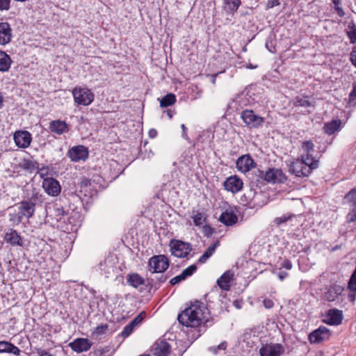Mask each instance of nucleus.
<instances>
[{"instance_id":"12","label":"nucleus","mask_w":356,"mask_h":356,"mask_svg":"<svg viewBox=\"0 0 356 356\" xmlns=\"http://www.w3.org/2000/svg\"><path fill=\"white\" fill-rule=\"evenodd\" d=\"M191 248L189 243H184L181 241H175L172 242V246L171 247L172 254L177 257H186Z\"/></svg>"},{"instance_id":"44","label":"nucleus","mask_w":356,"mask_h":356,"mask_svg":"<svg viewBox=\"0 0 356 356\" xmlns=\"http://www.w3.org/2000/svg\"><path fill=\"white\" fill-rule=\"evenodd\" d=\"M145 316V314L144 312L140 313L138 314L134 319H133L130 323L132 324V325L135 327L136 325L140 324L143 318Z\"/></svg>"},{"instance_id":"27","label":"nucleus","mask_w":356,"mask_h":356,"mask_svg":"<svg viewBox=\"0 0 356 356\" xmlns=\"http://www.w3.org/2000/svg\"><path fill=\"white\" fill-rule=\"evenodd\" d=\"M127 282L134 288H137L145 284V280L139 274L134 273L127 276Z\"/></svg>"},{"instance_id":"1","label":"nucleus","mask_w":356,"mask_h":356,"mask_svg":"<svg viewBox=\"0 0 356 356\" xmlns=\"http://www.w3.org/2000/svg\"><path fill=\"white\" fill-rule=\"evenodd\" d=\"M206 310L204 303L196 301L179 314L177 319L183 325L196 327L204 322Z\"/></svg>"},{"instance_id":"43","label":"nucleus","mask_w":356,"mask_h":356,"mask_svg":"<svg viewBox=\"0 0 356 356\" xmlns=\"http://www.w3.org/2000/svg\"><path fill=\"white\" fill-rule=\"evenodd\" d=\"M134 327L132 325V324H131L130 323L127 325L123 330L121 332V335L123 337H127L128 336L130 335V334L132 332V331L134 330Z\"/></svg>"},{"instance_id":"50","label":"nucleus","mask_w":356,"mask_h":356,"mask_svg":"<svg viewBox=\"0 0 356 356\" xmlns=\"http://www.w3.org/2000/svg\"><path fill=\"white\" fill-rule=\"evenodd\" d=\"M10 0H0V9L1 10H8L10 8Z\"/></svg>"},{"instance_id":"48","label":"nucleus","mask_w":356,"mask_h":356,"mask_svg":"<svg viewBox=\"0 0 356 356\" xmlns=\"http://www.w3.org/2000/svg\"><path fill=\"white\" fill-rule=\"evenodd\" d=\"M185 278L183 276V275L181 273L180 275H177L175 277H174L173 278H172L170 281V283L172 284V285H175L177 284H179L180 282L184 280Z\"/></svg>"},{"instance_id":"46","label":"nucleus","mask_w":356,"mask_h":356,"mask_svg":"<svg viewBox=\"0 0 356 356\" xmlns=\"http://www.w3.org/2000/svg\"><path fill=\"white\" fill-rule=\"evenodd\" d=\"M254 175L257 181H265V172L259 169L254 171Z\"/></svg>"},{"instance_id":"31","label":"nucleus","mask_w":356,"mask_h":356,"mask_svg":"<svg viewBox=\"0 0 356 356\" xmlns=\"http://www.w3.org/2000/svg\"><path fill=\"white\" fill-rule=\"evenodd\" d=\"M225 3L226 11L234 14L238 10L241 2V0H225Z\"/></svg>"},{"instance_id":"18","label":"nucleus","mask_w":356,"mask_h":356,"mask_svg":"<svg viewBox=\"0 0 356 356\" xmlns=\"http://www.w3.org/2000/svg\"><path fill=\"white\" fill-rule=\"evenodd\" d=\"M284 351V347L280 343L266 344L260 350L261 356H280Z\"/></svg>"},{"instance_id":"59","label":"nucleus","mask_w":356,"mask_h":356,"mask_svg":"<svg viewBox=\"0 0 356 356\" xmlns=\"http://www.w3.org/2000/svg\"><path fill=\"white\" fill-rule=\"evenodd\" d=\"M166 280H167V277L163 275H161L160 277H158V281H159V284L165 282L166 281Z\"/></svg>"},{"instance_id":"6","label":"nucleus","mask_w":356,"mask_h":356,"mask_svg":"<svg viewBox=\"0 0 356 356\" xmlns=\"http://www.w3.org/2000/svg\"><path fill=\"white\" fill-rule=\"evenodd\" d=\"M241 118L250 129L259 128L261 127L264 122V119L256 115L252 110H245L242 111Z\"/></svg>"},{"instance_id":"5","label":"nucleus","mask_w":356,"mask_h":356,"mask_svg":"<svg viewBox=\"0 0 356 356\" xmlns=\"http://www.w3.org/2000/svg\"><path fill=\"white\" fill-rule=\"evenodd\" d=\"M310 167L308 166L307 163L301 161L300 159H297L293 161L290 167L289 171L294 174L296 177H307L312 171V170L316 168V164L310 163Z\"/></svg>"},{"instance_id":"16","label":"nucleus","mask_w":356,"mask_h":356,"mask_svg":"<svg viewBox=\"0 0 356 356\" xmlns=\"http://www.w3.org/2000/svg\"><path fill=\"white\" fill-rule=\"evenodd\" d=\"M330 335V332L328 328L325 326H320L309 334V340L312 343H318L327 339Z\"/></svg>"},{"instance_id":"33","label":"nucleus","mask_w":356,"mask_h":356,"mask_svg":"<svg viewBox=\"0 0 356 356\" xmlns=\"http://www.w3.org/2000/svg\"><path fill=\"white\" fill-rule=\"evenodd\" d=\"M23 169L32 172L38 168V163L35 161L25 159L21 164Z\"/></svg>"},{"instance_id":"11","label":"nucleus","mask_w":356,"mask_h":356,"mask_svg":"<svg viewBox=\"0 0 356 356\" xmlns=\"http://www.w3.org/2000/svg\"><path fill=\"white\" fill-rule=\"evenodd\" d=\"M15 145L19 148L28 147L32 140L31 134L27 131H17L13 136Z\"/></svg>"},{"instance_id":"26","label":"nucleus","mask_w":356,"mask_h":356,"mask_svg":"<svg viewBox=\"0 0 356 356\" xmlns=\"http://www.w3.org/2000/svg\"><path fill=\"white\" fill-rule=\"evenodd\" d=\"M50 131L56 134L61 135L68 131V126L65 122L61 120H54L49 123Z\"/></svg>"},{"instance_id":"2","label":"nucleus","mask_w":356,"mask_h":356,"mask_svg":"<svg viewBox=\"0 0 356 356\" xmlns=\"http://www.w3.org/2000/svg\"><path fill=\"white\" fill-rule=\"evenodd\" d=\"M12 209L13 211L8 214L9 221L13 225H18L22 222L24 218L29 219L34 215L35 204L31 199L24 200L18 203L16 207Z\"/></svg>"},{"instance_id":"63","label":"nucleus","mask_w":356,"mask_h":356,"mask_svg":"<svg viewBox=\"0 0 356 356\" xmlns=\"http://www.w3.org/2000/svg\"><path fill=\"white\" fill-rule=\"evenodd\" d=\"M168 116H169L170 118H172V116L170 113H168Z\"/></svg>"},{"instance_id":"23","label":"nucleus","mask_w":356,"mask_h":356,"mask_svg":"<svg viewBox=\"0 0 356 356\" xmlns=\"http://www.w3.org/2000/svg\"><path fill=\"white\" fill-rule=\"evenodd\" d=\"M11 29L8 23H0V44L5 45L11 40Z\"/></svg>"},{"instance_id":"36","label":"nucleus","mask_w":356,"mask_h":356,"mask_svg":"<svg viewBox=\"0 0 356 356\" xmlns=\"http://www.w3.org/2000/svg\"><path fill=\"white\" fill-rule=\"evenodd\" d=\"M294 105L296 106L308 107L311 106V103L305 97H296L294 99Z\"/></svg>"},{"instance_id":"40","label":"nucleus","mask_w":356,"mask_h":356,"mask_svg":"<svg viewBox=\"0 0 356 356\" xmlns=\"http://www.w3.org/2000/svg\"><path fill=\"white\" fill-rule=\"evenodd\" d=\"M197 270V266L195 264L189 266L188 268L184 269L181 274L184 277L185 279H186L188 277L192 275L195 271Z\"/></svg>"},{"instance_id":"13","label":"nucleus","mask_w":356,"mask_h":356,"mask_svg":"<svg viewBox=\"0 0 356 356\" xmlns=\"http://www.w3.org/2000/svg\"><path fill=\"white\" fill-rule=\"evenodd\" d=\"M115 261L113 256L107 257L99 264V270L105 277H109L115 272Z\"/></svg>"},{"instance_id":"20","label":"nucleus","mask_w":356,"mask_h":356,"mask_svg":"<svg viewBox=\"0 0 356 356\" xmlns=\"http://www.w3.org/2000/svg\"><path fill=\"white\" fill-rule=\"evenodd\" d=\"M4 241L12 246L22 247L24 245L23 238L15 229H11L9 232L5 234Z\"/></svg>"},{"instance_id":"29","label":"nucleus","mask_w":356,"mask_h":356,"mask_svg":"<svg viewBox=\"0 0 356 356\" xmlns=\"http://www.w3.org/2000/svg\"><path fill=\"white\" fill-rule=\"evenodd\" d=\"M341 124V121L340 120H333L325 124L323 130L327 134L332 135L339 129Z\"/></svg>"},{"instance_id":"30","label":"nucleus","mask_w":356,"mask_h":356,"mask_svg":"<svg viewBox=\"0 0 356 356\" xmlns=\"http://www.w3.org/2000/svg\"><path fill=\"white\" fill-rule=\"evenodd\" d=\"M11 59L4 51H0V72H7L10 67Z\"/></svg>"},{"instance_id":"25","label":"nucleus","mask_w":356,"mask_h":356,"mask_svg":"<svg viewBox=\"0 0 356 356\" xmlns=\"http://www.w3.org/2000/svg\"><path fill=\"white\" fill-rule=\"evenodd\" d=\"M238 216L232 211L226 210L221 213L219 217V221L226 226H232L236 223Z\"/></svg>"},{"instance_id":"19","label":"nucleus","mask_w":356,"mask_h":356,"mask_svg":"<svg viewBox=\"0 0 356 356\" xmlns=\"http://www.w3.org/2000/svg\"><path fill=\"white\" fill-rule=\"evenodd\" d=\"M92 342L85 338H79L70 343V348L77 353H82L88 350L92 346Z\"/></svg>"},{"instance_id":"58","label":"nucleus","mask_w":356,"mask_h":356,"mask_svg":"<svg viewBox=\"0 0 356 356\" xmlns=\"http://www.w3.org/2000/svg\"><path fill=\"white\" fill-rule=\"evenodd\" d=\"M157 135V131L156 129H152L149 131V136L151 138H154Z\"/></svg>"},{"instance_id":"60","label":"nucleus","mask_w":356,"mask_h":356,"mask_svg":"<svg viewBox=\"0 0 356 356\" xmlns=\"http://www.w3.org/2000/svg\"><path fill=\"white\" fill-rule=\"evenodd\" d=\"M336 10H337V13L340 17H343L344 15V12L342 8H337Z\"/></svg>"},{"instance_id":"56","label":"nucleus","mask_w":356,"mask_h":356,"mask_svg":"<svg viewBox=\"0 0 356 356\" xmlns=\"http://www.w3.org/2000/svg\"><path fill=\"white\" fill-rule=\"evenodd\" d=\"M288 276V273L286 272H284V271H280L278 273H277V277L278 278L282 281L284 278H286V277Z\"/></svg>"},{"instance_id":"45","label":"nucleus","mask_w":356,"mask_h":356,"mask_svg":"<svg viewBox=\"0 0 356 356\" xmlns=\"http://www.w3.org/2000/svg\"><path fill=\"white\" fill-rule=\"evenodd\" d=\"M6 353H12L15 355H20V350L15 346L14 344L11 343L9 345V348H8V350Z\"/></svg>"},{"instance_id":"49","label":"nucleus","mask_w":356,"mask_h":356,"mask_svg":"<svg viewBox=\"0 0 356 356\" xmlns=\"http://www.w3.org/2000/svg\"><path fill=\"white\" fill-rule=\"evenodd\" d=\"M10 344L8 341H0V353H6Z\"/></svg>"},{"instance_id":"47","label":"nucleus","mask_w":356,"mask_h":356,"mask_svg":"<svg viewBox=\"0 0 356 356\" xmlns=\"http://www.w3.org/2000/svg\"><path fill=\"white\" fill-rule=\"evenodd\" d=\"M290 218V216H287L286 215H284L281 217H277L276 218H275L274 220V222L277 225H280L282 223H284L288 221V220Z\"/></svg>"},{"instance_id":"42","label":"nucleus","mask_w":356,"mask_h":356,"mask_svg":"<svg viewBox=\"0 0 356 356\" xmlns=\"http://www.w3.org/2000/svg\"><path fill=\"white\" fill-rule=\"evenodd\" d=\"M227 343L225 341L222 342L217 346H212L209 348V350L214 354H217L218 350H225L227 348Z\"/></svg>"},{"instance_id":"34","label":"nucleus","mask_w":356,"mask_h":356,"mask_svg":"<svg viewBox=\"0 0 356 356\" xmlns=\"http://www.w3.org/2000/svg\"><path fill=\"white\" fill-rule=\"evenodd\" d=\"M346 32L350 43H356V26L355 24L349 25Z\"/></svg>"},{"instance_id":"9","label":"nucleus","mask_w":356,"mask_h":356,"mask_svg":"<svg viewBox=\"0 0 356 356\" xmlns=\"http://www.w3.org/2000/svg\"><path fill=\"white\" fill-rule=\"evenodd\" d=\"M286 177L280 168H268L265 171V181L270 184L284 183Z\"/></svg>"},{"instance_id":"53","label":"nucleus","mask_w":356,"mask_h":356,"mask_svg":"<svg viewBox=\"0 0 356 356\" xmlns=\"http://www.w3.org/2000/svg\"><path fill=\"white\" fill-rule=\"evenodd\" d=\"M263 305L265 308L270 309L273 307L274 303H273V300H271L270 299H264L263 300Z\"/></svg>"},{"instance_id":"21","label":"nucleus","mask_w":356,"mask_h":356,"mask_svg":"<svg viewBox=\"0 0 356 356\" xmlns=\"http://www.w3.org/2000/svg\"><path fill=\"white\" fill-rule=\"evenodd\" d=\"M170 351V346L165 340H159L154 344L153 352L155 356H167Z\"/></svg>"},{"instance_id":"61","label":"nucleus","mask_w":356,"mask_h":356,"mask_svg":"<svg viewBox=\"0 0 356 356\" xmlns=\"http://www.w3.org/2000/svg\"><path fill=\"white\" fill-rule=\"evenodd\" d=\"M332 3L335 5V6H338L339 4L341 3V0H332Z\"/></svg>"},{"instance_id":"15","label":"nucleus","mask_w":356,"mask_h":356,"mask_svg":"<svg viewBox=\"0 0 356 356\" xmlns=\"http://www.w3.org/2000/svg\"><path fill=\"white\" fill-rule=\"evenodd\" d=\"M42 188L48 195L51 196L58 195L61 191L59 182L52 177L43 180Z\"/></svg>"},{"instance_id":"57","label":"nucleus","mask_w":356,"mask_h":356,"mask_svg":"<svg viewBox=\"0 0 356 356\" xmlns=\"http://www.w3.org/2000/svg\"><path fill=\"white\" fill-rule=\"evenodd\" d=\"M350 97L352 99L356 97V82L353 84V88L351 92L350 93Z\"/></svg>"},{"instance_id":"4","label":"nucleus","mask_w":356,"mask_h":356,"mask_svg":"<svg viewBox=\"0 0 356 356\" xmlns=\"http://www.w3.org/2000/svg\"><path fill=\"white\" fill-rule=\"evenodd\" d=\"M169 266V260L163 254L152 257L148 261L149 270L152 273H161L165 271Z\"/></svg>"},{"instance_id":"32","label":"nucleus","mask_w":356,"mask_h":356,"mask_svg":"<svg viewBox=\"0 0 356 356\" xmlns=\"http://www.w3.org/2000/svg\"><path fill=\"white\" fill-rule=\"evenodd\" d=\"M176 101V97L174 94L170 93L165 95L160 101V106L161 107H168L173 104Z\"/></svg>"},{"instance_id":"51","label":"nucleus","mask_w":356,"mask_h":356,"mask_svg":"<svg viewBox=\"0 0 356 356\" xmlns=\"http://www.w3.org/2000/svg\"><path fill=\"white\" fill-rule=\"evenodd\" d=\"M350 61L352 63V64L356 67V46H355L353 48V50L350 53Z\"/></svg>"},{"instance_id":"41","label":"nucleus","mask_w":356,"mask_h":356,"mask_svg":"<svg viewBox=\"0 0 356 356\" xmlns=\"http://www.w3.org/2000/svg\"><path fill=\"white\" fill-rule=\"evenodd\" d=\"M37 174L44 180V179L49 178L48 175L49 173V170L48 166H42V168L38 167Z\"/></svg>"},{"instance_id":"38","label":"nucleus","mask_w":356,"mask_h":356,"mask_svg":"<svg viewBox=\"0 0 356 356\" xmlns=\"http://www.w3.org/2000/svg\"><path fill=\"white\" fill-rule=\"evenodd\" d=\"M193 220V222L196 226H201L203 225L205 221V218L203 216L202 213L200 212H196V213L193 214L192 216Z\"/></svg>"},{"instance_id":"7","label":"nucleus","mask_w":356,"mask_h":356,"mask_svg":"<svg viewBox=\"0 0 356 356\" xmlns=\"http://www.w3.org/2000/svg\"><path fill=\"white\" fill-rule=\"evenodd\" d=\"M88 149L84 145H76L71 147L67 152V156L72 162L86 161L88 158Z\"/></svg>"},{"instance_id":"52","label":"nucleus","mask_w":356,"mask_h":356,"mask_svg":"<svg viewBox=\"0 0 356 356\" xmlns=\"http://www.w3.org/2000/svg\"><path fill=\"white\" fill-rule=\"evenodd\" d=\"M281 268L286 270H291L292 268V263L289 260L286 259L281 264Z\"/></svg>"},{"instance_id":"28","label":"nucleus","mask_w":356,"mask_h":356,"mask_svg":"<svg viewBox=\"0 0 356 356\" xmlns=\"http://www.w3.org/2000/svg\"><path fill=\"white\" fill-rule=\"evenodd\" d=\"M220 245L218 241L214 242L211 245L203 254L199 258L198 262L200 264H204L215 252L216 248Z\"/></svg>"},{"instance_id":"22","label":"nucleus","mask_w":356,"mask_h":356,"mask_svg":"<svg viewBox=\"0 0 356 356\" xmlns=\"http://www.w3.org/2000/svg\"><path fill=\"white\" fill-rule=\"evenodd\" d=\"M233 279L234 273L231 270H227L217 280V284L221 289L228 291Z\"/></svg>"},{"instance_id":"14","label":"nucleus","mask_w":356,"mask_h":356,"mask_svg":"<svg viewBox=\"0 0 356 356\" xmlns=\"http://www.w3.org/2000/svg\"><path fill=\"white\" fill-rule=\"evenodd\" d=\"M236 165L239 172L245 173L254 168L256 163L249 154H245L236 160Z\"/></svg>"},{"instance_id":"62","label":"nucleus","mask_w":356,"mask_h":356,"mask_svg":"<svg viewBox=\"0 0 356 356\" xmlns=\"http://www.w3.org/2000/svg\"><path fill=\"white\" fill-rule=\"evenodd\" d=\"M248 67H249V68H250V69H254V68H256V67H257V66H256V65H255V66H253L252 65H251V64H250V66H249Z\"/></svg>"},{"instance_id":"37","label":"nucleus","mask_w":356,"mask_h":356,"mask_svg":"<svg viewBox=\"0 0 356 356\" xmlns=\"http://www.w3.org/2000/svg\"><path fill=\"white\" fill-rule=\"evenodd\" d=\"M314 145L310 140L303 141L302 143V149L306 153L305 154H312L314 151Z\"/></svg>"},{"instance_id":"64","label":"nucleus","mask_w":356,"mask_h":356,"mask_svg":"<svg viewBox=\"0 0 356 356\" xmlns=\"http://www.w3.org/2000/svg\"><path fill=\"white\" fill-rule=\"evenodd\" d=\"M140 356H149V355H140Z\"/></svg>"},{"instance_id":"55","label":"nucleus","mask_w":356,"mask_h":356,"mask_svg":"<svg viewBox=\"0 0 356 356\" xmlns=\"http://www.w3.org/2000/svg\"><path fill=\"white\" fill-rule=\"evenodd\" d=\"M181 128L182 129V137L186 140L188 139V135H187V133H186V131H187V128L185 126V124H182L181 125Z\"/></svg>"},{"instance_id":"8","label":"nucleus","mask_w":356,"mask_h":356,"mask_svg":"<svg viewBox=\"0 0 356 356\" xmlns=\"http://www.w3.org/2000/svg\"><path fill=\"white\" fill-rule=\"evenodd\" d=\"M343 319V312L338 309H330L324 315L323 322L330 325H339Z\"/></svg>"},{"instance_id":"24","label":"nucleus","mask_w":356,"mask_h":356,"mask_svg":"<svg viewBox=\"0 0 356 356\" xmlns=\"http://www.w3.org/2000/svg\"><path fill=\"white\" fill-rule=\"evenodd\" d=\"M343 291V287L340 285L334 284L328 288L327 291L325 293L323 298L328 302H333L341 294Z\"/></svg>"},{"instance_id":"10","label":"nucleus","mask_w":356,"mask_h":356,"mask_svg":"<svg viewBox=\"0 0 356 356\" xmlns=\"http://www.w3.org/2000/svg\"><path fill=\"white\" fill-rule=\"evenodd\" d=\"M349 205V212L347 214V221L353 222L356 220V188L350 191L345 196Z\"/></svg>"},{"instance_id":"35","label":"nucleus","mask_w":356,"mask_h":356,"mask_svg":"<svg viewBox=\"0 0 356 356\" xmlns=\"http://www.w3.org/2000/svg\"><path fill=\"white\" fill-rule=\"evenodd\" d=\"M300 160L305 161V163H307L309 167H310V163L313 164L314 163L316 164V168L318 166V161L313 157L312 154L302 155Z\"/></svg>"},{"instance_id":"39","label":"nucleus","mask_w":356,"mask_h":356,"mask_svg":"<svg viewBox=\"0 0 356 356\" xmlns=\"http://www.w3.org/2000/svg\"><path fill=\"white\" fill-rule=\"evenodd\" d=\"M107 330L108 325L106 324H102L95 327V329L92 332V334L98 337L105 334Z\"/></svg>"},{"instance_id":"3","label":"nucleus","mask_w":356,"mask_h":356,"mask_svg":"<svg viewBox=\"0 0 356 356\" xmlns=\"http://www.w3.org/2000/svg\"><path fill=\"white\" fill-rule=\"evenodd\" d=\"M75 103L79 105L88 106L94 100V94L88 88L75 87L72 90Z\"/></svg>"},{"instance_id":"17","label":"nucleus","mask_w":356,"mask_h":356,"mask_svg":"<svg viewBox=\"0 0 356 356\" xmlns=\"http://www.w3.org/2000/svg\"><path fill=\"white\" fill-rule=\"evenodd\" d=\"M243 186V181L236 175L227 178L224 182L225 188L232 193H236L241 191Z\"/></svg>"},{"instance_id":"54","label":"nucleus","mask_w":356,"mask_h":356,"mask_svg":"<svg viewBox=\"0 0 356 356\" xmlns=\"http://www.w3.org/2000/svg\"><path fill=\"white\" fill-rule=\"evenodd\" d=\"M279 4V0H269L268 2V6L269 8H273L274 6H278Z\"/></svg>"}]
</instances>
